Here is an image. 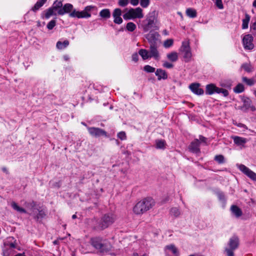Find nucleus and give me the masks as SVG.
Wrapping results in <instances>:
<instances>
[{"label":"nucleus","mask_w":256,"mask_h":256,"mask_svg":"<svg viewBox=\"0 0 256 256\" xmlns=\"http://www.w3.org/2000/svg\"><path fill=\"white\" fill-rule=\"evenodd\" d=\"M91 244L100 252H106L111 250L112 246L110 242L101 237H95L90 239Z\"/></svg>","instance_id":"obj_1"},{"label":"nucleus","mask_w":256,"mask_h":256,"mask_svg":"<svg viewBox=\"0 0 256 256\" xmlns=\"http://www.w3.org/2000/svg\"><path fill=\"white\" fill-rule=\"evenodd\" d=\"M154 204V200L147 198L138 202L134 207L133 211L136 214H140L152 208Z\"/></svg>","instance_id":"obj_2"},{"label":"nucleus","mask_w":256,"mask_h":256,"mask_svg":"<svg viewBox=\"0 0 256 256\" xmlns=\"http://www.w3.org/2000/svg\"><path fill=\"white\" fill-rule=\"evenodd\" d=\"M238 238L236 236L231 237L228 242V247H226L224 250L227 256H234V251L238 248Z\"/></svg>","instance_id":"obj_3"},{"label":"nucleus","mask_w":256,"mask_h":256,"mask_svg":"<svg viewBox=\"0 0 256 256\" xmlns=\"http://www.w3.org/2000/svg\"><path fill=\"white\" fill-rule=\"evenodd\" d=\"M143 17L142 10L140 8H131L123 15V18L125 20L141 18Z\"/></svg>","instance_id":"obj_4"},{"label":"nucleus","mask_w":256,"mask_h":256,"mask_svg":"<svg viewBox=\"0 0 256 256\" xmlns=\"http://www.w3.org/2000/svg\"><path fill=\"white\" fill-rule=\"evenodd\" d=\"M180 52L182 55L185 62H188L191 60L192 54L190 46V42L188 40L184 41L180 48Z\"/></svg>","instance_id":"obj_5"},{"label":"nucleus","mask_w":256,"mask_h":256,"mask_svg":"<svg viewBox=\"0 0 256 256\" xmlns=\"http://www.w3.org/2000/svg\"><path fill=\"white\" fill-rule=\"evenodd\" d=\"M155 20V12H152L150 13L147 16L146 19L142 21V27L144 31L147 32L152 28L154 24Z\"/></svg>","instance_id":"obj_6"},{"label":"nucleus","mask_w":256,"mask_h":256,"mask_svg":"<svg viewBox=\"0 0 256 256\" xmlns=\"http://www.w3.org/2000/svg\"><path fill=\"white\" fill-rule=\"evenodd\" d=\"M206 93L209 95H212L214 93L222 94L224 96H227L228 95V92L226 90L219 88L213 84L206 85Z\"/></svg>","instance_id":"obj_7"},{"label":"nucleus","mask_w":256,"mask_h":256,"mask_svg":"<svg viewBox=\"0 0 256 256\" xmlns=\"http://www.w3.org/2000/svg\"><path fill=\"white\" fill-rule=\"evenodd\" d=\"M116 216L113 214H106L101 219L98 225L100 230H104L112 224L115 220Z\"/></svg>","instance_id":"obj_8"},{"label":"nucleus","mask_w":256,"mask_h":256,"mask_svg":"<svg viewBox=\"0 0 256 256\" xmlns=\"http://www.w3.org/2000/svg\"><path fill=\"white\" fill-rule=\"evenodd\" d=\"M253 40V36L251 34H248L245 35L242 38L244 48L247 50H252L254 48Z\"/></svg>","instance_id":"obj_9"},{"label":"nucleus","mask_w":256,"mask_h":256,"mask_svg":"<svg viewBox=\"0 0 256 256\" xmlns=\"http://www.w3.org/2000/svg\"><path fill=\"white\" fill-rule=\"evenodd\" d=\"M90 134L93 136L98 138L100 136L108 137L107 132L102 129L98 128L92 127L88 128Z\"/></svg>","instance_id":"obj_10"},{"label":"nucleus","mask_w":256,"mask_h":256,"mask_svg":"<svg viewBox=\"0 0 256 256\" xmlns=\"http://www.w3.org/2000/svg\"><path fill=\"white\" fill-rule=\"evenodd\" d=\"M164 252L168 256H178L179 255L178 249L172 244L166 246L164 248Z\"/></svg>","instance_id":"obj_11"},{"label":"nucleus","mask_w":256,"mask_h":256,"mask_svg":"<svg viewBox=\"0 0 256 256\" xmlns=\"http://www.w3.org/2000/svg\"><path fill=\"white\" fill-rule=\"evenodd\" d=\"M150 44H158L159 34L157 32H150L146 36Z\"/></svg>","instance_id":"obj_12"},{"label":"nucleus","mask_w":256,"mask_h":256,"mask_svg":"<svg viewBox=\"0 0 256 256\" xmlns=\"http://www.w3.org/2000/svg\"><path fill=\"white\" fill-rule=\"evenodd\" d=\"M69 16L72 18H88L91 16V14H88L84 12V10L80 12L76 10L75 9L69 14Z\"/></svg>","instance_id":"obj_13"},{"label":"nucleus","mask_w":256,"mask_h":256,"mask_svg":"<svg viewBox=\"0 0 256 256\" xmlns=\"http://www.w3.org/2000/svg\"><path fill=\"white\" fill-rule=\"evenodd\" d=\"M158 44H150V50L148 52L150 58H154L156 60H158L160 54L158 50Z\"/></svg>","instance_id":"obj_14"},{"label":"nucleus","mask_w":256,"mask_h":256,"mask_svg":"<svg viewBox=\"0 0 256 256\" xmlns=\"http://www.w3.org/2000/svg\"><path fill=\"white\" fill-rule=\"evenodd\" d=\"M74 6L71 4H66L62 6V8H60L58 11V15H64L65 14L69 13V14L72 12Z\"/></svg>","instance_id":"obj_15"},{"label":"nucleus","mask_w":256,"mask_h":256,"mask_svg":"<svg viewBox=\"0 0 256 256\" xmlns=\"http://www.w3.org/2000/svg\"><path fill=\"white\" fill-rule=\"evenodd\" d=\"M122 14V10L120 8H116L112 14V16L114 18V22L116 24H121L123 20L122 18L120 17Z\"/></svg>","instance_id":"obj_16"},{"label":"nucleus","mask_w":256,"mask_h":256,"mask_svg":"<svg viewBox=\"0 0 256 256\" xmlns=\"http://www.w3.org/2000/svg\"><path fill=\"white\" fill-rule=\"evenodd\" d=\"M190 88L195 94L201 95L204 94V90L200 88L199 84H192L190 86Z\"/></svg>","instance_id":"obj_17"},{"label":"nucleus","mask_w":256,"mask_h":256,"mask_svg":"<svg viewBox=\"0 0 256 256\" xmlns=\"http://www.w3.org/2000/svg\"><path fill=\"white\" fill-rule=\"evenodd\" d=\"M232 138L234 140V144L237 146H244L247 142L246 138L238 136H232Z\"/></svg>","instance_id":"obj_18"},{"label":"nucleus","mask_w":256,"mask_h":256,"mask_svg":"<svg viewBox=\"0 0 256 256\" xmlns=\"http://www.w3.org/2000/svg\"><path fill=\"white\" fill-rule=\"evenodd\" d=\"M156 75L158 76V80L162 79L166 80L168 78V74L164 70L160 68H158L155 72Z\"/></svg>","instance_id":"obj_19"},{"label":"nucleus","mask_w":256,"mask_h":256,"mask_svg":"<svg viewBox=\"0 0 256 256\" xmlns=\"http://www.w3.org/2000/svg\"><path fill=\"white\" fill-rule=\"evenodd\" d=\"M232 214L236 218H239L242 214V212L240 208L236 205H232L230 207Z\"/></svg>","instance_id":"obj_20"},{"label":"nucleus","mask_w":256,"mask_h":256,"mask_svg":"<svg viewBox=\"0 0 256 256\" xmlns=\"http://www.w3.org/2000/svg\"><path fill=\"white\" fill-rule=\"evenodd\" d=\"M199 144L200 142L198 139H196L191 143L189 147L190 149L192 152H197L199 151Z\"/></svg>","instance_id":"obj_21"},{"label":"nucleus","mask_w":256,"mask_h":256,"mask_svg":"<svg viewBox=\"0 0 256 256\" xmlns=\"http://www.w3.org/2000/svg\"><path fill=\"white\" fill-rule=\"evenodd\" d=\"M56 10L53 9L51 6L44 11V18L46 19H48L52 16H56Z\"/></svg>","instance_id":"obj_22"},{"label":"nucleus","mask_w":256,"mask_h":256,"mask_svg":"<svg viewBox=\"0 0 256 256\" xmlns=\"http://www.w3.org/2000/svg\"><path fill=\"white\" fill-rule=\"evenodd\" d=\"M69 41L65 40L63 42L58 41L56 43V46L58 50H62L66 48L69 45Z\"/></svg>","instance_id":"obj_23"},{"label":"nucleus","mask_w":256,"mask_h":256,"mask_svg":"<svg viewBox=\"0 0 256 256\" xmlns=\"http://www.w3.org/2000/svg\"><path fill=\"white\" fill-rule=\"evenodd\" d=\"M47 0H38L34 6L32 8V10L34 12H36L40 8H41L46 2Z\"/></svg>","instance_id":"obj_24"},{"label":"nucleus","mask_w":256,"mask_h":256,"mask_svg":"<svg viewBox=\"0 0 256 256\" xmlns=\"http://www.w3.org/2000/svg\"><path fill=\"white\" fill-rule=\"evenodd\" d=\"M100 16L104 18H108L110 16V12L108 9H104L100 12Z\"/></svg>","instance_id":"obj_25"},{"label":"nucleus","mask_w":256,"mask_h":256,"mask_svg":"<svg viewBox=\"0 0 256 256\" xmlns=\"http://www.w3.org/2000/svg\"><path fill=\"white\" fill-rule=\"evenodd\" d=\"M139 54L144 60H147L150 58L148 50L145 49H140L138 52Z\"/></svg>","instance_id":"obj_26"},{"label":"nucleus","mask_w":256,"mask_h":256,"mask_svg":"<svg viewBox=\"0 0 256 256\" xmlns=\"http://www.w3.org/2000/svg\"><path fill=\"white\" fill-rule=\"evenodd\" d=\"M63 0H56L53 4L52 7L56 10H58L60 8H62Z\"/></svg>","instance_id":"obj_27"},{"label":"nucleus","mask_w":256,"mask_h":256,"mask_svg":"<svg viewBox=\"0 0 256 256\" xmlns=\"http://www.w3.org/2000/svg\"><path fill=\"white\" fill-rule=\"evenodd\" d=\"M250 16L247 14H245V18L242 20V28L246 29L248 28V23L250 20Z\"/></svg>","instance_id":"obj_28"},{"label":"nucleus","mask_w":256,"mask_h":256,"mask_svg":"<svg viewBox=\"0 0 256 256\" xmlns=\"http://www.w3.org/2000/svg\"><path fill=\"white\" fill-rule=\"evenodd\" d=\"M166 56L172 62H176L178 59V53L174 52L167 54Z\"/></svg>","instance_id":"obj_29"},{"label":"nucleus","mask_w":256,"mask_h":256,"mask_svg":"<svg viewBox=\"0 0 256 256\" xmlns=\"http://www.w3.org/2000/svg\"><path fill=\"white\" fill-rule=\"evenodd\" d=\"M12 207L17 212L20 213H26V211L23 208L19 206L16 202H12L11 203Z\"/></svg>","instance_id":"obj_30"},{"label":"nucleus","mask_w":256,"mask_h":256,"mask_svg":"<svg viewBox=\"0 0 256 256\" xmlns=\"http://www.w3.org/2000/svg\"><path fill=\"white\" fill-rule=\"evenodd\" d=\"M186 15L191 18H194L196 16V10L189 8L186 10Z\"/></svg>","instance_id":"obj_31"},{"label":"nucleus","mask_w":256,"mask_h":256,"mask_svg":"<svg viewBox=\"0 0 256 256\" xmlns=\"http://www.w3.org/2000/svg\"><path fill=\"white\" fill-rule=\"evenodd\" d=\"M136 25L134 22H128L126 26V29L128 31L130 32L134 31L136 30Z\"/></svg>","instance_id":"obj_32"},{"label":"nucleus","mask_w":256,"mask_h":256,"mask_svg":"<svg viewBox=\"0 0 256 256\" xmlns=\"http://www.w3.org/2000/svg\"><path fill=\"white\" fill-rule=\"evenodd\" d=\"M244 90V86L241 84H238L234 89V91L237 94L242 92Z\"/></svg>","instance_id":"obj_33"},{"label":"nucleus","mask_w":256,"mask_h":256,"mask_svg":"<svg viewBox=\"0 0 256 256\" xmlns=\"http://www.w3.org/2000/svg\"><path fill=\"white\" fill-rule=\"evenodd\" d=\"M239 169L242 172L246 175L248 176L249 174V172L250 171V170L246 166L244 165L240 164L238 166Z\"/></svg>","instance_id":"obj_34"},{"label":"nucleus","mask_w":256,"mask_h":256,"mask_svg":"<svg viewBox=\"0 0 256 256\" xmlns=\"http://www.w3.org/2000/svg\"><path fill=\"white\" fill-rule=\"evenodd\" d=\"M170 214L172 216L177 217L180 215V212L178 208H173L170 210Z\"/></svg>","instance_id":"obj_35"},{"label":"nucleus","mask_w":256,"mask_h":256,"mask_svg":"<svg viewBox=\"0 0 256 256\" xmlns=\"http://www.w3.org/2000/svg\"><path fill=\"white\" fill-rule=\"evenodd\" d=\"M156 145L158 148H164L165 146V142L162 140H158L156 142Z\"/></svg>","instance_id":"obj_36"},{"label":"nucleus","mask_w":256,"mask_h":256,"mask_svg":"<svg viewBox=\"0 0 256 256\" xmlns=\"http://www.w3.org/2000/svg\"><path fill=\"white\" fill-rule=\"evenodd\" d=\"M144 69L147 72H154L155 71V68L149 65L144 66Z\"/></svg>","instance_id":"obj_37"},{"label":"nucleus","mask_w":256,"mask_h":256,"mask_svg":"<svg viewBox=\"0 0 256 256\" xmlns=\"http://www.w3.org/2000/svg\"><path fill=\"white\" fill-rule=\"evenodd\" d=\"M242 80L248 86H252L254 84V80L253 79H249L246 77L242 78Z\"/></svg>","instance_id":"obj_38"},{"label":"nucleus","mask_w":256,"mask_h":256,"mask_svg":"<svg viewBox=\"0 0 256 256\" xmlns=\"http://www.w3.org/2000/svg\"><path fill=\"white\" fill-rule=\"evenodd\" d=\"M150 3V0H140V5L144 8H147Z\"/></svg>","instance_id":"obj_39"},{"label":"nucleus","mask_w":256,"mask_h":256,"mask_svg":"<svg viewBox=\"0 0 256 256\" xmlns=\"http://www.w3.org/2000/svg\"><path fill=\"white\" fill-rule=\"evenodd\" d=\"M173 44V40L172 39H168L164 41V46L166 48H169Z\"/></svg>","instance_id":"obj_40"},{"label":"nucleus","mask_w":256,"mask_h":256,"mask_svg":"<svg viewBox=\"0 0 256 256\" xmlns=\"http://www.w3.org/2000/svg\"><path fill=\"white\" fill-rule=\"evenodd\" d=\"M56 24V21L55 20H52L48 24L47 28L51 30L55 26Z\"/></svg>","instance_id":"obj_41"},{"label":"nucleus","mask_w":256,"mask_h":256,"mask_svg":"<svg viewBox=\"0 0 256 256\" xmlns=\"http://www.w3.org/2000/svg\"><path fill=\"white\" fill-rule=\"evenodd\" d=\"M214 160L219 164H222L224 162V157L222 155L216 156L214 158Z\"/></svg>","instance_id":"obj_42"},{"label":"nucleus","mask_w":256,"mask_h":256,"mask_svg":"<svg viewBox=\"0 0 256 256\" xmlns=\"http://www.w3.org/2000/svg\"><path fill=\"white\" fill-rule=\"evenodd\" d=\"M118 137L122 140H125L126 138V132H119L117 134Z\"/></svg>","instance_id":"obj_43"},{"label":"nucleus","mask_w":256,"mask_h":256,"mask_svg":"<svg viewBox=\"0 0 256 256\" xmlns=\"http://www.w3.org/2000/svg\"><path fill=\"white\" fill-rule=\"evenodd\" d=\"M46 215L45 212L42 210H38V213L36 216L35 218L37 220L43 218Z\"/></svg>","instance_id":"obj_44"},{"label":"nucleus","mask_w":256,"mask_h":256,"mask_svg":"<svg viewBox=\"0 0 256 256\" xmlns=\"http://www.w3.org/2000/svg\"><path fill=\"white\" fill-rule=\"evenodd\" d=\"M247 176L253 180L256 181V174L252 170H250V171L249 172V174Z\"/></svg>","instance_id":"obj_45"},{"label":"nucleus","mask_w":256,"mask_h":256,"mask_svg":"<svg viewBox=\"0 0 256 256\" xmlns=\"http://www.w3.org/2000/svg\"><path fill=\"white\" fill-rule=\"evenodd\" d=\"M12 250L11 248H8L6 250H4L3 252L4 256H10L12 254Z\"/></svg>","instance_id":"obj_46"},{"label":"nucleus","mask_w":256,"mask_h":256,"mask_svg":"<svg viewBox=\"0 0 256 256\" xmlns=\"http://www.w3.org/2000/svg\"><path fill=\"white\" fill-rule=\"evenodd\" d=\"M129 0H118V4L121 6H125L128 3Z\"/></svg>","instance_id":"obj_47"},{"label":"nucleus","mask_w":256,"mask_h":256,"mask_svg":"<svg viewBox=\"0 0 256 256\" xmlns=\"http://www.w3.org/2000/svg\"><path fill=\"white\" fill-rule=\"evenodd\" d=\"M217 196L220 200L224 201V202L226 200L224 195V194L222 192H218L217 193Z\"/></svg>","instance_id":"obj_48"},{"label":"nucleus","mask_w":256,"mask_h":256,"mask_svg":"<svg viewBox=\"0 0 256 256\" xmlns=\"http://www.w3.org/2000/svg\"><path fill=\"white\" fill-rule=\"evenodd\" d=\"M242 67L244 68V69L248 72H250L251 71V66L248 64H244L242 66Z\"/></svg>","instance_id":"obj_49"},{"label":"nucleus","mask_w":256,"mask_h":256,"mask_svg":"<svg viewBox=\"0 0 256 256\" xmlns=\"http://www.w3.org/2000/svg\"><path fill=\"white\" fill-rule=\"evenodd\" d=\"M216 4L220 9H222L224 8L222 0H216Z\"/></svg>","instance_id":"obj_50"},{"label":"nucleus","mask_w":256,"mask_h":256,"mask_svg":"<svg viewBox=\"0 0 256 256\" xmlns=\"http://www.w3.org/2000/svg\"><path fill=\"white\" fill-rule=\"evenodd\" d=\"M220 86L223 87L230 88L231 87L232 84L230 82H228L226 83H224V82H221Z\"/></svg>","instance_id":"obj_51"},{"label":"nucleus","mask_w":256,"mask_h":256,"mask_svg":"<svg viewBox=\"0 0 256 256\" xmlns=\"http://www.w3.org/2000/svg\"><path fill=\"white\" fill-rule=\"evenodd\" d=\"M163 66L164 68H170L174 66V65L168 62H164L163 64Z\"/></svg>","instance_id":"obj_52"},{"label":"nucleus","mask_w":256,"mask_h":256,"mask_svg":"<svg viewBox=\"0 0 256 256\" xmlns=\"http://www.w3.org/2000/svg\"><path fill=\"white\" fill-rule=\"evenodd\" d=\"M94 8V6H88L85 7L84 9V12H87L88 14H90V12L91 10Z\"/></svg>","instance_id":"obj_53"},{"label":"nucleus","mask_w":256,"mask_h":256,"mask_svg":"<svg viewBox=\"0 0 256 256\" xmlns=\"http://www.w3.org/2000/svg\"><path fill=\"white\" fill-rule=\"evenodd\" d=\"M132 60L134 62H137L138 60V55L136 53H134L132 55Z\"/></svg>","instance_id":"obj_54"},{"label":"nucleus","mask_w":256,"mask_h":256,"mask_svg":"<svg viewBox=\"0 0 256 256\" xmlns=\"http://www.w3.org/2000/svg\"><path fill=\"white\" fill-rule=\"evenodd\" d=\"M130 2L132 6H136L138 4L139 0H130Z\"/></svg>","instance_id":"obj_55"},{"label":"nucleus","mask_w":256,"mask_h":256,"mask_svg":"<svg viewBox=\"0 0 256 256\" xmlns=\"http://www.w3.org/2000/svg\"><path fill=\"white\" fill-rule=\"evenodd\" d=\"M200 140L202 142H206V138L200 136Z\"/></svg>","instance_id":"obj_56"},{"label":"nucleus","mask_w":256,"mask_h":256,"mask_svg":"<svg viewBox=\"0 0 256 256\" xmlns=\"http://www.w3.org/2000/svg\"><path fill=\"white\" fill-rule=\"evenodd\" d=\"M10 248L12 249V248H16V245L14 243H11V244H10Z\"/></svg>","instance_id":"obj_57"},{"label":"nucleus","mask_w":256,"mask_h":256,"mask_svg":"<svg viewBox=\"0 0 256 256\" xmlns=\"http://www.w3.org/2000/svg\"><path fill=\"white\" fill-rule=\"evenodd\" d=\"M132 256H148L146 254H144L142 256H139L137 253H134Z\"/></svg>","instance_id":"obj_58"},{"label":"nucleus","mask_w":256,"mask_h":256,"mask_svg":"<svg viewBox=\"0 0 256 256\" xmlns=\"http://www.w3.org/2000/svg\"><path fill=\"white\" fill-rule=\"evenodd\" d=\"M252 28L253 30H256V22L253 24Z\"/></svg>","instance_id":"obj_59"},{"label":"nucleus","mask_w":256,"mask_h":256,"mask_svg":"<svg viewBox=\"0 0 256 256\" xmlns=\"http://www.w3.org/2000/svg\"><path fill=\"white\" fill-rule=\"evenodd\" d=\"M64 58L66 60H68L69 59V57L67 55H65L64 56Z\"/></svg>","instance_id":"obj_60"},{"label":"nucleus","mask_w":256,"mask_h":256,"mask_svg":"<svg viewBox=\"0 0 256 256\" xmlns=\"http://www.w3.org/2000/svg\"><path fill=\"white\" fill-rule=\"evenodd\" d=\"M15 256H26L24 255V254H18L15 255Z\"/></svg>","instance_id":"obj_61"},{"label":"nucleus","mask_w":256,"mask_h":256,"mask_svg":"<svg viewBox=\"0 0 256 256\" xmlns=\"http://www.w3.org/2000/svg\"><path fill=\"white\" fill-rule=\"evenodd\" d=\"M253 6L256 8V0H254L252 3Z\"/></svg>","instance_id":"obj_62"},{"label":"nucleus","mask_w":256,"mask_h":256,"mask_svg":"<svg viewBox=\"0 0 256 256\" xmlns=\"http://www.w3.org/2000/svg\"><path fill=\"white\" fill-rule=\"evenodd\" d=\"M2 171L5 172H6V173H8L7 169L6 168H2Z\"/></svg>","instance_id":"obj_63"},{"label":"nucleus","mask_w":256,"mask_h":256,"mask_svg":"<svg viewBox=\"0 0 256 256\" xmlns=\"http://www.w3.org/2000/svg\"><path fill=\"white\" fill-rule=\"evenodd\" d=\"M249 102H250V100L248 99V98L244 100V103L245 104H248L249 103Z\"/></svg>","instance_id":"obj_64"}]
</instances>
